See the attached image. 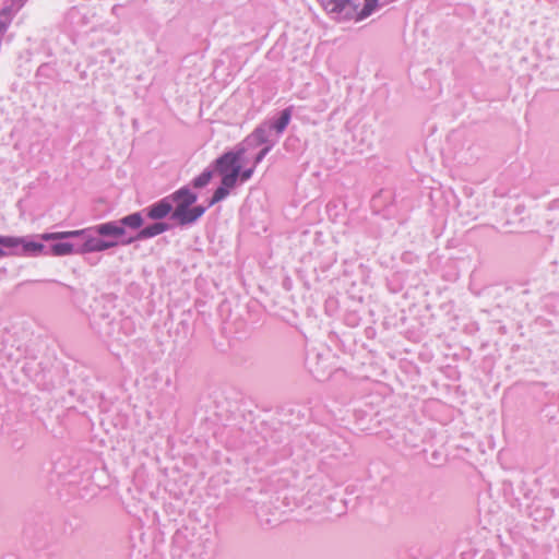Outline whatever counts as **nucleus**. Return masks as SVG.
<instances>
[{"label": "nucleus", "mask_w": 559, "mask_h": 559, "mask_svg": "<svg viewBox=\"0 0 559 559\" xmlns=\"http://www.w3.org/2000/svg\"><path fill=\"white\" fill-rule=\"evenodd\" d=\"M173 200L178 205V214H181L183 206H191L197 201V194L188 189H180L173 194Z\"/></svg>", "instance_id": "obj_4"}, {"label": "nucleus", "mask_w": 559, "mask_h": 559, "mask_svg": "<svg viewBox=\"0 0 559 559\" xmlns=\"http://www.w3.org/2000/svg\"><path fill=\"white\" fill-rule=\"evenodd\" d=\"M116 245L117 242H109L95 238H90L84 242V245L80 249V252L104 251L111 247H115Z\"/></svg>", "instance_id": "obj_6"}, {"label": "nucleus", "mask_w": 559, "mask_h": 559, "mask_svg": "<svg viewBox=\"0 0 559 559\" xmlns=\"http://www.w3.org/2000/svg\"><path fill=\"white\" fill-rule=\"evenodd\" d=\"M0 245L7 248L22 247V254L38 255L44 251V245L35 241H27L19 237L0 236Z\"/></svg>", "instance_id": "obj_2"}, {"label": "nucleus", "mask_w": 559, "mask_h": 559, "mask_svg": "<svg viewBox=\"0 0 559 559\" xmlns=\"http://www.w3.org/2000/svg\"><path fill=\"white\" fill-rule=\"evenodd\" d=\"M211 179H212V173L204 171L193 180V186L195 188H202V187L206 186L211 181Z\"/></svg>", "instance_id": "obj_16"}, {"label": "nucleus", "mask_w": 559, "mask_h": 559, "mask_svg": "<svg viewBox=\"0 0 559 559\" xmlns=\"http://www.w3.org/2000/svg\"><path fill=\"white\" fill-rule=\"evenodd\" d=\"M229 194V189L225 188L224 186H221L217 188L209 203L210 206L216 204L217 202L222 201Z\"/></svg>", "instance_id": "obj_15"}, {"label": "nucleus", "mask_w": 559, "mask_h": 559, "mask_svg": "<svg viewBox=\"0 0 559 559\" xmlns=\"http://www.w3.org/2000/svg\"><path fill=\"white\" fill-rule=\"evenodd\" d=\"M167 228V225L164 224V223H155L151 226H147L145 228H143L139 235H138V239H143V238H150V237H154V236H157L162 233H164Z\"/></svg>", "instance_id": "obj_10"}, {"label": "nucleus", "mask_w": 559, "mask_h": 559, "mask_svg": "<svg viewBox=\"0 0 559 559\" xmlns=\"http://www.w3.org/2000/svg\"><path fill=\"white\" fill-rule=\"evenodd\" d=\"M5 26H7L5 23H2L0 21V32H3L5 29Z\"/></svg>", "instance_id": "obj_20"}, {"label": "nucleus", "mask_w": 559, "mask_h": 559, "mask_svg": "<svg viewBox=\"0 0 559 559\" xmlns=\"http://www.w3.org/2000/svg\"><path fill=\"white\" fill-rule=\"evenodd\" d=\"M264 135V131L261 129L255 130L253 133V136L258 140L259 143H263L265 141Z\"/></svg>", "instance_id": "obj_18"}, {"label": "nucleus", "mask_w": 559, "mask_h": 559, "mask_svg": "<svg viewBox=\"0 0 559 559\" xmlns=\"http://www.w3.org/2000/svg\"><path fill=\"white\" fill-rule=\"evenodd\" d=\"M84 234V229L80 230H68V231H57V233H45L39 237L45 241L59 240L72 237H79Z\"/></svg>", "instance_id": "obj_9"}, {"label": "nucleus", "mask_w": 559, "mask_h": 559, "mask_svg": "<svg viewBox=\"0 0 559 559\" xmlns=\"http://www.w3.org/2000/svg\"><path fill=\"white\" fill-rule=\"evenodd\" d=\"M171 209L173 206L169 201L164 199L148 207L147 216L152 219H160L166 217L170 213Z\"/></svg>", "instance_id": "obj_5"}, {"label": "nucleus", "mask_w": 559, "mask_h": 559, "mask_svg": "<svg viewBox=\"0 0 559 559\" xmlns=\"http://www.w3.org/2000/svg\"><path fill=\"white\" fill-rule=\"evenodd\" d=\"M289 120H290V110L289 109L283 110L280 119L274 123V129L276 130V132L282 133L285 130V128L287 127V124L289 123Z\"/></svg>", "instance_id": "obj_13"}, {"label": "nucleus", "mask_w": 559, "mask_h": 559, "mask_svg": "<svg viewBox=\"0 0 559 559\" xmlns=\"http://www.w3.org/2000/svg\"><path fill=\"white\" fill-rule=\"evenodd\" d=\"M95 231L100 236L121 237L124 235V228L115 222H108L95 227Z\"/></svg>", "instance_id": "obj_7"}, {"label": "nucleus", "mask_w": 559, "mask_h": 559, "mask_svg": "<svg viewBox=\"0 0 559 559\" xmlns=\"http://www.w3.org/2000/svg\"><path fill=\"white\" fill-rule=\"evenodd\" d=\"M267 152H269V147L263 148V150L258 154V156H257V158H255V164L260 163V162L263 159V157L265 156V154H266Z\"/></svg>", "instance_id": "obj_19"}, {"label": "nucleus", "mask_w": 559, "mask_h": 559, "mask_svg": "<svg viewBox=\"0 0 559 559\" xmlns=\"http://www.w3.org/2000/svg\"><path fill=\"white\" fill-rule=\"evenodd\" d=\"M73 252V245L68 242L55 243L50 247V253L56 257L70 255Z\"/></svg>", "instance_id": "obj_11"}, {"label": "nucleus", "mask_w": 559, "mask_h": 559, "mask_svg": "<svg viewBox=\"0 0 559 559\" xmlns=\"http://www.w3.org/2000/svg\"><path fill=\"white\" fill-rule=\"evenodd\" d=\"M245 150L240 148L237 152L225 153L216 160L217 170L223 176L222 186L225 188L231 189L236 186L241 169L239 162Z\"/></svg>", "instance_id": "obj_1"}, {"label": "nucleus", "mask_w": 559, "mask_h": 559, "mask_svg": "<svg viewBox=\"0 0 559 559\" xmlns=\"http://www.w3.org/2000/svg\"><path fill=\"white\" fill-rule=\"evenodd\" d=\"M204 212L205 207L203 206H194L191 209L190 206H183L181 214H178V205H176L173 217L181 225H186L195 222L204 214Z\"/></svg>", "instance_id": "obj_3"}, {"label": "nucleus", "mask_w": 559, "mask_h": 559, "mask_svg": "<svg viewBox=\"0 0 559 559\" xmlns=\"http://www.w3.org/2000/svg\"><path fill=\"white\" fill-rule=\"evenodd\" d=\"M121 224L131 228H140L143 224L142 216L139 213H133L121 219Z\"/></svg>", "instance_id": "obj_12"}, {"label": "nucleus", "mask_w": 559, "mask_h": 559, "mask_svg": "<svg viewBox=\"0 0 559 559\" xmlns=\"http://www.w3.org/2000/svg\"><path fill=\"white\" fill-rule=\"evenodd\" d=\"M378 7V0H365V5L357 15V20L369 16Z\"/></svg>", "instance_id": "obj_14"}, {"label": "nucleus", "mask_w": 559, "mask_h": 559, "mask_svg": "<svg viewBox=\"0 0 559 559\" xmlns=\"http://www.w3.org/2000/svg\"><path fill=\"white\" fill-rule=\"evenodd\" d=\"M253 174V168H249L243 170L242 173L239 171V177L242 181L248 180Z\"/></svg>", "instance_id": "obj_17"}, {"label": "nucleus", "mask_w": 559, "mask_h": 559, "mask_svg": "<svg viewBox=\"0 0 559 559\" xmlns=\"http://www.w3.org/2000/svg\"><path fill=\"white\" fill-rule=\"evenodd\" d=\"M4 255V251L0 248V257Z\"/></svg>", "instance_id": "obj_21"}, {"label": "nucleus", "mask_w": 559, "mask_h": 559, "mask_svg": "<svg viewBox=\"0 0 559 559\" xmlns=\"http://www.w3.org/2000/svg\"><path fill=\"white\" fill-rule=\"evenodd\" d=\"M323 9L329 13H340L352 5L350 0H321Z\"/></svg>", "instance_id": "obj_8"}]
</instances>
